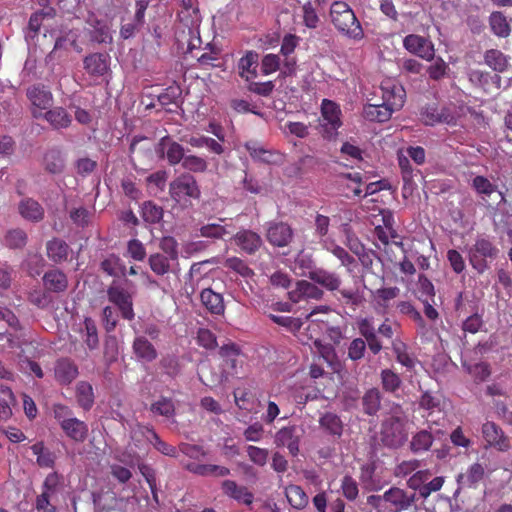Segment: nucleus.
<instances>
[{
  "mask_svg": "<svg viewBox=\"0 0 512 512\" xmlns=\"http://www.w3.org/2000/svg\"><path fill=\"white\" fill-rule=\"evenodd\" d=\"M370 293L375 311L385 314L390 306V301L399 295L400 289L398 287L379 288L370 290Z\"/></svg>",
  "mask_w": 512,
  "mask_h": 512,
  "instance_id": "aec40b11",
  "label": "nucleus"
},
{
  "mask_svg": "<svg viewBox=\"0 0 512 512\" xmlns=\"http://www.w3.org/2000/svg\"><path fill=\"white\" fill-rule=\"evenodd\" d=\"M141 213L143 219L151 224L158 223L163 218L162 207L152 201H146L142 204Z\"/></svg>",
  "mask_w": 512,
  "mask_h": 512,
  "instance_id": "09e8293b",
  "label": "nucleus"
},
{
  "mask_svg": "<svg viewBox=\"0 0 512 512\" xmlns=\"http://www.w3.org/2000/svg\"><path fill=\"white\" fill-rule=\"evenodd\" d=\"M84 69L95 78L106 77L110 71V56L104 53H94L85 57Z\"/></svg>",
  "mask_w": 512,
  "mask_h": 512,
  "instance_id": "ddd939ff",
  "label": "nucleus"
},
{
  "mask_svg": "<svg viewBox=\"0 0 512 512\" xmlns=\"http://www.w3.org/2000/svg\"><path fill=\"white\" fill-rule=\"evenodd\" d=\"M319 426L329 435L340 438L343 434L344 424L341 418L332 412H326L319 418Z\"/></svg>",
  "mask_w": 512,
  "mask_h": 512,
  "instance_id": "c85d7f7f",
  "label": "nucleus"
},
{
  "mask_svg": "<svg viewBox=\"0 0 512 512\" xmlns=\"http://www.w3.org/2000/svg\"><path fill=\"white\" fill-rule=\"evenodd\" d=\"M484 63L497 73H504L510 67V57L498 49H488L483 55Z\"/></svg>",
  "mask_w": 512,
  "mask_h": 512,
  "instance_id": "b1692460",
  "label": "nucleus"
},
{
  "mask_svg": "<svg viewBox=\"0 0 512 512\" xmlns=\"http://www.w3.org/2000/svg\"><path fill=\"white\" fill-rule=\"evenodd\" d=\"M169 194L177 204L186 208L191 205L192 200L200 197V189L191 174L183 173L170 183Z\"/></svg>",
  "mask_w": 512,
  "mask_h": 512,
  "instance_id": "7ed1b4c3",
  "label": "nucleus"
},
{
  "mask_svg": "<svg viewBox=\"0 0 512 512\" xmlns=\"http://www.w3.org/2000/svg\"><path fill=\"white\" fill-rule=\"evenodd\" d=\"M61 429L67 437L76 442H84L88 435L87 424L76 417L63 424Z\"/></svg>",
  "mask_w": 512,
  "mask_h": 512,
  "instance_id": "2f4dec72",
  "label": "nucleus"
},
{
  "mask_svg": "<svg viewBox=\"0 0 512 512\" xmlns=\"http://www.w3.org/2000/svg\"><path fill=\"white\" fill-rule=\"evenodd\" d=\"M481 434L486 443V448H493L499 452H507L511 449L510 438L495 422H484L481 427Z\"/></svg>",
  "mask_w": 512,
  "mask_h": 512,
  "instance_id": "0eeeda50",
  "label": "nucleus"
},
{
  "mask_svg": "<svg viewBox=\"0 0 512 512\" xmlns=\"http://www.w3.org/2000/svg\"><path fill=\"white\" fill-rule=\"evenodd\" d=\"M171 258L160 254L155 253L150 255L148 262L150 265L151 270L157 274V275H164L166 274L170 269V260Z\"/></svg>",
  "mask_w": 512,
  "mask_h": 512,
  "instance_id": "3c124183",
  "label": "nucleus"
},
{
  "mask_svg": "<svg viewBox=\"0 0 512 512\" xmlns=\"http://www.w3.org/2000/svg\"><path fill=\"white\" fill-rule=\"evenodd\" d=\"M148 442L154 446L156 450L166 456L176 457L177 450L174 446L162 441L155 431H148Z\"/></svg>",
  "mask_w": 512,
  "mask_h": 512,
  "instance_id": "4d7b16f0",
  "label": "nucleus"
},
{
  "mask_svg": "<svg viewBox=\"0 0 512 512\" xmlns=\"http://www.w3.org/2000/svg\"><path fill=\"white\" fill-rule=\"evenodd\" d=\"M433 435L428 430H421L416 433L410 442V448L414 453L429 450L433 443Z\"/></svg>",
  "mask_w": 512,
  "mask_h": 512,
  "instance_id": "a18cd8bd",
  "label": "nucleus"
},
{
  "mask_svg": "<svg viewBox=\"0 0 512 512\" xmlns=\"http://www.w3.org/2000/svg\"><path fill=\"white\" fill-rule=\"evenodd\" d=\"M310 279L330 291L337 290L341 284V280L336 273L322 268L311 271Z\"/></svg>",
  "mask_w": 512,
  "mask_h": 512,
  "instance_id": "cd10ccee",
  "label": "nucleus"
},
{
  "mask_svg": "<svg viewBox=\"0 0 512 512\" xmlns=\"http://www.w3.org/2000/svg\"><path fill=\"white\" fill-rule=\"evenodd\" d=\"M107 294L109 300L119 308L123 318L128 320L133 319L134 311L132 307V299L124 289L117 286H111L108 289Z\"/></svg>",
  "mask_w": 512,
  "mask_h": 512,
  "instance_id": "a211bd4d",
  "label": "nucleus"
},
{
  "mask_svg": "<svg viewBox=\"0 0 512 512\" xmlns=\"http://www.w3.org/2000/svg\"><path fill=\"white\" fill-rule=\"evenodd\" d=\"M497 254L498 249L485 237H478L468 252L470 264L479 273L488 269V259H494Z\"/></svg>",
  "mask_w": 512,
  "mask_h": 512,
  "instance_id": "20e7f679",
  "label": "nucleus"
},
{
  "mask_svg": "<svg viewBox=\"0 0 512 512\" xmlns=\"http://www.w3.org/2000/svg\"><path fill=\"white\" fill-rule=\"evenodd\" d=\"M235 244L247 254L255 253L262 245L261 237L254 231L241 230L233 237Z\"/></svg>",
  "mask_w": 512,
  "mask_h": 512,
  "instance_id": "5701e85b",
  "label": "nucleus"
},
{
  "mask_svg": "<svg viewBox=\"0 0 512 512\" xmlns=\"http://www.w3.org/2000/svg\"><path fill=\"white\" fill-rule=\"evenodd\" d=\"M224 495L245 505H251L254 500L253 494L247 487L237 484L234 480H224L221 483Z\"/></svg>",
  "mask_w": 512,
  "mask_h": 512,
  "instance_id": "412c9836",
  "label": "nucleus"
},
{
  "mask_svg": "<svg viewBox=\"0 0 512 512\" xmlns=\"http://www.w3.org/2000/svg\"><path fill=\"white\" fill-rule=\"evenodd\" d=\"M280 57L276 54H266L261 60V73L268 76L280 68Z\"/></svg>",
  "mask_w": 512,
  "mask_h": 512,
  "instance_id": "680f3d73",
  "label": "nucleus"
},
{
  "mask_svg": "<svg viewBox=\"0 0 512 512\" xmlns=\"http://www.w3.org/2000/svg\"><path fill=\"white\" fill-rule=\"evenodd\" d=\"M269 317L274 323L286 327L291 332L299 331L302 327V321L299 318L274 314L269 315Z\"/></svg>",
  "mask_w": 512,
  "mask_h": 512,
  "instance_id": "e2e57ef3",
  "label": "nucleus"
},
{
  "mask_svg": "<svg viewBox=\"0 0 512 512\" xmlns=\"http://www.w3.org/2000/svg\"><path fill=\"white\" fill-rule=\"evenodd\" d=\"M76 398L78 404L85 410H89L94 403V393L91 384L81 381L76 386Z\"/></svg>",
  "mask_w": 512,
  "mask_h": 512,
  "instance_id": "37998d69",
  "label": "nucleus"
},
{
  "mask_svg": "<svg viewBox=\"0 0 512 512\" xmlns=\"http://www.w3.org/2000/svg\"><path fill=\"white\" fill-rule=\"evenodd\" d=\"M302 11L303 23L305 24V26L310 29H315L320 22L316 8L312 5L311 2H307L306 4L303 5Z\"/></svg>",
  "mask_w": 512,
  "mask_h": 512,
  "instance_id": "0e129e2a",
  "label": "nucleus"
},
{
  "mask_svg": "<svg viewBox=\"0 0 512 512\" xmlns=\"http://www.w3.org/2000/svg\"><path fill=\"white\" fill-rule=\"evenodd\" d=\"M247 455L251 462L258 466H265L268 461L269 452L265 448L249 445L246 448Z\"/></svg>",
  "mask_w": 512,
  "mask_h": 512,
  "instance_id": "bf43d9fd",
  "label": "nucleus"
},
{
  "mask_svg": "<svg viewBox=\"0 0 512 512\" xmlns=\"http://www.w3.org/2000/svg\"><path fill=\"white\" fill-rule=\"evenodd\" d=\"M381 383L382 387L387 392H395L401 386V379L397 373L390 369H384L381 371Z\"/></svg>",
  "mask_w": 512,
  "mask_h": 512,
  "instance_id": "864d4df0",
  "label": "nucleus"
},
{
  "mask_svg": "<svg viewBox=\"0 0 512 512\" xmlns=\"http://www.w3.org/2000/svg\"><path fill=\"white\" fill-rule=\"evenodd\" d=\"M472 187L478 194L486 196H490L496 190V186L484 176H476L472 181Z\"/></svg>",
  "mask_w": 512,
  "mask_h": 512,
  "instance_id": "774afa93",
  "label": "nucleus"
},
{
  "mask_svg": "<svg viewBox=\"0 0 512 512\" xmlns=\"http://www.w3.org/2000/svg\"><path fill=\"white\" fill-rule=\"evenodd\" d=\"M259 54L249 50L237 63L238 75L246 82H251L258 77Z\"/></svg>",
  "mask_w": 512,
  "mask_h": 512,
  "instance_id": "dca6fc26",
  "label": "nucleus"
},
{
  "mask_svg": "<svg viewBox=\"0 0 512 512\" xmlns=\"http://www.w3.org/2000/svg\"><path fill=\"white\" fill-rule=\"evenodd\" d=\"M27 235L21 229L7 231L4 237V245L11 249H20L26 245Z\"/></svg>",
  "mask_w": 512,
  "mask_h": 512,
  "instance_id": "8fccbe9b",
  "label": "nucleus"
},
{
  "mask_svg": "<svg viewBox=\"0 0 512 512\" xmlns=\"http://www.w3.org/2000/svg\"><path fill=\"white\" fill-rule=\"evenodd\" d=\"M47 255L54 262H59L67 257L68 245L59 239L51 240L47 243Z\"/></svg>",
  "mask_w": 512,
  "mask_h": 512,
  "instance_id": "49530a36",
  "label": "nucleus"
},
{
  "mask_svg": "<svg viewBox=\"0 0 512 512\" xmlns=\"http://www.w3.org/2000/svg\"><path fill=\"white\" fill-rule=\"evenodd\" d=\"M156 152L160 158H166L172 166L179 164L185 157L182 145L174 141L169 136L162 137L157 146Z\"/></svg>",
  "mask_w": 512,
  "mask_h": 512,
  "instance_id": "9b49d317",
  "label": "nucleus"
},
{
  "mask_svg": "<svg viewBox=\"0 0 512 512\" xmlns=\"http://www.w3.org/2000/svg\"><path fill=\"white\" fill-rule=\"evenodd\" d=\"M330 311L328 306H318L307 314L306 319L310 320V324L307 327L309 333L308 339L314 341L318 338L322 330V326L325 324V320L321 318H314L317 314H327Z\"/></svg>",
  "mask_w": 512,
  "mask_h": 512,
  "instance_id": "4c0bfd02",
  "label": "nucleus"
},
{
  "mask_svg": "<svg viewBox=\"0 0 512 512\" xmlns=\"http://www.w3.org/2000/svg\"><path fill=\"white\" fill-rule=\"evenodd\" d=\"M485 467L476 462L471 464L465 473H460L456 480L457 483L462 487L474 488L480 481L484 479Z\"/></svg>",
  "mask_w": 512,
  "mask_h": 512,
  "instance_id": "393cba45",
  "label": "nucleus"
},
{
  "mask_svg": "<svg viewBox=\"0 0 512 512\" xmlns=\"http://www.w3.org/2000/svg\"><path fill=\"white\" fill-rule=\"evenodd\" d=\"M133 351L137 358L151 362L157 358V351L144 336H138L133 342Z\"/></svg>",
  "mask_w": 512,
  "mask_h": 512,
  "instance_id": "72a5a7b5",
  "label": "nucleus"
},
{
  "mask_svg": "<svg viewBox=\"0 0 512 512\" xmlns=\"http://www.w3.org/2000/svg\"><path fill=\"white\" fill-rule=\"evenodd\" d=\"M322 246L325 250L333 254L340 260L341 264L347 268L349 272L353 271L356 266L355 259L341 246L337 245L334 241L325 238L322 241Z\"/></svg>",
  "mask_w": 512,
  "mask_h": 512,
  "instance_id": "473e14b6",
  "label": "nucleus"
},
{
  "mask_svg": "<svg viewBox=\"0 0 512 512\" xmlns=\"http://www.w3.org/2000/svg\"><path fill=\"white\" fill-rule=\"evenodd\" d=\"M186 469L190 472L200 476H217L225 477L230 474V469L225 466L213 465V464H196L189 463L186 465Z\"/></svg>",
  "mask_w": 512,
  "mask_h": 512,
  "instance_id": "c9c22d12",
  "label": "nucleus"
},
{
  "mask_svg": "<svg viewBox=\"0 0 512 512\" xmlns=\"http://www.w3.org/2000/svg\"><path fill=\"white\" fill-rule=\"evenodd\" d=\"M59 485L60 476L56 472L49 473L42 484L40 494L53 500L59 490Z\"/></svg>",
  "mask_w": 512,
  "mask_h": 512,
  "instance_id": "603ef678",
  "label": "nucleus"
},
{
  "mask_svg": "<svg viewBox=\"0 0 512 512\" xmlns=\"http://www.w3.org/2000/svg\"><path fill=\"white\" fill-rule=\"evenodd\" d=\"M320 125L326 138H333L342 125L340 107L333 101L324 99L321 104Z\"/></svg>",
  "mask_w": 512,
  "mask_h": 512,
  "instance_id": "423d86ee",
  "label": "nucleus"
},
{
  "mask_svg": "<svg viewBox=\"0 0 512 512\" xmlns=\"http://www.w3.org/2000/svg\"><path fill=\"white\" fill-rule=\"evenodd\" d=\"M303 432V429L296 425L283 427L275 433L274 443L277 447H286L292 456H296L299 453Z\"/></svg>",
  "mask_w": 512,
  "mask_h": 512,
  "instance_id": "9d476101",
  "label": "nucleus"
},
{
  "mask_svg": "<svg viewBox=\"0 0 512 512\" xmlns=\"http://www.w3.org/2000/svg\"><path fill=\"white\" fill-rule=\"evenodd\" d=\"M81 337L90 350H95L99 346L98 332L95 322L91 318H85L83 326L80 328Z\"/></svg>",
  "mask_w": 512,
  "mask_h": 512,
  "instance_id": "ea45409f",
  "label": "nucleus"
},
{
  "mask_svg": "<svg viewBox=\"0 0 512 512\" xmlns=\"http://www.w3.org/2000/svg\"><path fill=\"white\" fill-rule=\"evenodd\" d=\"M19 212L25 219L30 221H39L44 215L41 205L33 199L22 200L19 204Z\"/></svg>",
  "mask_w": 512,
  "mask_h": 512,
  "instance_id": "a19ab883",
  "label": "nucleus"
},
{
  "mask_svg": "<svg viewBox=\"0 0 512 512\" xmlns=\"http://www.w3.org/2000/svg\"><path fill=\"white\" fill-rule=\"evenodd\" d=\"M266 238L273 246L285 247L293 239V230L284 222H269L267 224Z\"/></svg>",
  "mask_w": 512,
  "mask_h": 512,
  "instance_id": "f8f14e48",
  "label": "nucleus"
},
{
  "mask_svg": "<svg viewBox=\"0 0 512 512\" xmlns=\"http://www.w3.org/2000/svg\"><path fill=\"white\" fill-rule=\"evenodd\" d=\"M383 499L385 502L389 503L395 511H402L412 505L414 494H408L400 488L393 487L383 494Z\"/></svg>",
  "mask_w": 512,
  "mask_h": 512,
  "instance_id": "4be33fe9",
  "label": "nucleus"
},
{
  "mask_svg": "<svg viewBox=\"0 0 512 512\" xmlns=\"http://www.w3.org/2000/svg\"><path fill=\"white\" fill-rule=\"evenodd\" d=\"M381 396L380 391L376 388L368 390L363 396V408L365 413L374 415L380 408Z\"/></svg>",
  "mask_w": 512,
  "mask_h": 512,
  "instance_id": "de8ad7c7",
  "label": "nucleus"
},
{
  "mask_svg": "<svg viewBox=\"0 0 512 512\" xmlns=\"http://www.w3.org/2000/svg\"><path fill=\"white\" fill-rule=\"evenodd\" d=\"M151 410L159 415L171 417L174 415L175 407L171 399L161 398L152 404Z\"/></svg>",
  "mask_w": 512,
  "mask_h": 512,
  "instance_id": "338daca9",
  "label": "nucleus"
},
{
  "mask_svg": "<svg viewBox=\"0 0 512 512\" xmlns=\"http://www.w3.org/2000/svg\"><path fill=\"white\" fill-rule=\"evenodd\" d=\"M330 16L332 23L340 33L354 40L363 38L362 27L347 3L335 1L330 8Z\"/></svg>",
  "mask_w": 512,
  "mask_h": 512,
  "instance_id": "f03ea898",
  "label": "nucleus"
},
{
  "mask_svg": "<svg viewBox=\"0 0 512 512\" xmlns=\"http://www.w3.org/2000/svg\"><path fill=\"white\" fill-rule=\"evenodd\" d=\"M44 287L52 292H62L68 286L66 275L60 270H51L43 276Z\"/></svg>",
  "mask_w": 512,
  "mask_h": 512,
  "instance_id": "f704fd0d",
  "label": "nucleus"
},
{
  "mask_svg": "<svg viewBox=\"0 0 512 512\" xmlns=\"http://www.w3.org/2000/svg\"><path fill=\"white\" fill-rule=\"evenodd\" d=\"M422 121L425 125L433 126L437 123L453 124L455 123V116L447 109L438 112L436 108H427L422 114Z\"/></svg>",
  "mask_w": 512,
  "mask_h": 512,
  "instance_id": "e433bc0d",
  "label": "nucleus"
},
{
  "mask_svg": "<svg viewBox=\"0 0 512 512\" xmlns=\"http://www.w3.org/2000/svg\"><path fill=\"white\" fill-rule=\"evenodd\" d=\"M182 167L192 172H204L208 164L204 158L196 155H185L182 161Z\"/></svg>",
  "mask_w": 512,
  "mask_h": 512,
  "instance_id": "13d9d810",
  "label": "nucleus"
},
{
  "mask_svg": "<svg viewBox=\"0 0 512 512\" xmlns=\"http://www.w3.org/2000/svg\"><path fill=\"white\" fill-rule=\"evenodd\" d=\"M366 350V342L362 338H355L348 346V358L357 361L363 358Z\"/></svg>",
  "mask_w": 512,
  "mask_h": 512,
  "instance_id": "69168bd1",
  "label": "nucleus"
},
{
  "mask_svg": "<svg viewBox=\"0 0 512 512\" xmlns=\"http://www.w3.org/2000/svg\"><path fill=\"white\" fill-rule=\"evenodd\" d=\"M26 95L32 104V115L36 119L42 118L43 113L52 106V93L44 86H31L27 89Z\"/></svg>",
  "mask_w": 512,
  "mask_h": 512,
  "instance_id": "6e6552de",
  "label": "nucleus"
},
{
  "mask_svg": "<svg viewBox=\"0 0 512 512\" xmlns=\"http://www.w3.org/2000/svg\"><path fill=\"white\" fill-rule=\"evenodd\" d=\"M224 266L243 277H250L253 274V271L247 266V264L238 257L227 258L224 262Z\"/></svg>",
  "mask_w": 512,
  "mask_h": 512,
  "instance_id": "052dcab7",
  "label": "nucleus"
},
{
  "mask_svg": "<svg viewBox=\"0 0 512 512\" xmlns=\"http://www.w3.org/2000/svg\"><path fill=\"white\" fill-rule=\"evenodd\" d=\"M42 118H44L54 129H65L72 122L71 116L62 107L49 108L43 113Z\"/></svg>",
  "mask_w": 512,
  "mask_h": 512,
  "instance_id": "7c9ffc66",
  "label": "nucleus"
},
{
  "mask_svg": "<svg viewBox=\"0 0 512 512\" xmlns=\"http://www.w3.org/2000/svg\"><path fill=\"white\" fill-rule=\"evenodd\" d=\"M188 143L197 148L207 147L210 151L216 154H222L224 151L223 146L220 143L215 139L206 136L191 137L188 140Z\"/></svg>",
  "mask_w": 512,
  "mask_h": 512,
  "instance_id": "6e6d98bb",
  "label": "nucleus"
},
{
  "mask_svg": "<svg viewBox=\"0 0 512 512\" xmlns=\"http://www.w3.org/2000/svg\"><path fill=\"white\" fill-rule=\"evenodd\" d=\"M293 271L300 276H308L310 278V272L316 268L313 266V259L311 255L301 251L297 254L293 266Z\"/></svg>",
  "mask_w": 512,
  "mask_h": 512,
  "instance_id": "c03bdc74",
  "label": "nucleus"
},
{
  "mask_svg": "<svg viewBox=\"0 0 512 512\" xmlns=\"http://www.w3.org/2000/svg\"><path fill=\"white\" fill-rule=\"evenodd\" d=\"M65 155L56 148L48 150L43 158V165L47 172L51 174H59L65 168Z\"/></svg>",
  "mask_w": 512,
  "mask_h": 512,
  "instance_id": "c756f323",
  "label": "nucleus"
},
{
  "mask_svg": "<svg viewBox=\"0 0 512 512\" xmlns=\"http://www.w3.org/2000/svg\"><path fill=\"white\" fill-rule=\"evenodd\" d=\"M489 26L493 34L501 38H506L511 33V27L507 17L499 11L490 14Z\"/></svg>",
  "mask_w": 512,
  "mask_h": 512,
  "instance_id": "58836bf2",
  "label": "nucleus"
},
{
  "mask_svg": "<svg viewBox=\"0 0 512 512\" xmlns=\"http://www.w3.org/2000/svg\"><path fill=\"white\" fill-rule=\"evenodd\" d=\"M20 329L19 320L14 313L0 308V349L18 346Z\"/></svg>",
  "mask_w": 512,
  "mask_h": 512,
  "instance_id": "39448f33",
  "label": "nucleus"
},
{
  "mask_svg": "<svg viewBox=\"0 0 512 512\" xmlns=\"http://www.w3.org/2000/svg\"><path fill=\"white\" fill-rule=\"evenodd\" d=\"M311 352L315 356L323 359V361L327 363L328 367L333 372H338L340 370V360L337 356L335 348L331 344L324 343L319 338H316L311 345Z\"/></svg>",
  "mask_w": 512,
  "mask_h": 512,
  "instance_id": "4468645a",
  "label": "nucleus"
},
{
  "mask_svg": "<svg viewBox=\"0 0 512 512\" xmlns=\"http://www.w3.org/2000/svg\"><path fill=\"white\" fill-rule=\"evenodd\" d=\"M229 227V225H222L220 223L207 224L200 228V236L219 239L231 233V230L228 229Z\"/></svg>",
  "mask_w": 512,
  "mask_h": 512,
  "instance_id": "5fc2aeb1",
  "label": "nucleus"
},
{
  "mask_svg": "<svg viewBox=\"0 0 512 512\" xmlns=\"http://www.w3.org/2000/svg\"><path fill=\"white\" fill-rule=\"evenodd\" d=\"M382 91L381 104H367L363 109V116L369 121H388L392 113L401 109L405 102V90L394 80H384L380 87Z\"/></svg>",
  "mask_w": 512,
  "mask_h": 512,
  "instance_id": "f257e3e1",
  "label": "nucleus"
},
{
  "mask_svg": "<svg viewBox=\"0 0 512 512\" xmlns=\"http://www.w3.org/2000/svg\"><path fill=\"white\" fill-rule=\"evenodd\" d=\"M288 502L293 508L303 509L309 502L305 491L298 485H289L285 489Z\"/></svg>",
  "mask_w": 512,
  "mask_h": 512,
  "instance_id": "79ce46f5",
  "label": "nucleus"
},
{
  "mask_svg": "<svg viewBox=\"0 0 512 512\" xmlns=\"http://www.w3.org/2000/svg\"><path fill=\"white\" fill-rule=\"evenodd\" d=\"M54 378L60 385L72 383L78 376L77 365L70 358H60L54 364Z\"/></svg>",
  "mask_w": 512,
  "mask_h": 512,
  "instance_id": "2eb2a0df",
  "label": "nucleus"
},
{
  "mask_svg": "<svg viewBox=\"0 0 512 512\" xmlns=\"http://www.w3.org/2000/svg\"><path fill=\"white\" fill-rule=\"evenodd\" d=\"M323 294L320 288L306 280L298 281L296 287L288 292L289 299L294 303L310 299L319 300Z\"/></svg>",
  "mask_w": 512,
  "mask_h": 512,
  "instance_id": "f3484780",
  "label": "nucleus"
},
{
  "mask_svg": "<svg viewBox=\"0 0 512 512\" xmlns=\"http://www.w3.org/2000/svg\"><path fill=\"white\" fill-rule=\"evenodd\" d=\"M203 306L214 315H222L225 310L223 297L212 289H204L200 294Z\"/></svg>",
  "mask_w": 512,
  "mask_h": 512,
  "instance_id": "bb28decb",
  "label": "nucleus"
},
{
  "mask_svg": "<svg viewBox=\"0 0 512 512\" xmlns=\"http://www.w3.org/2000/svg\"><path fill=\"white\" fill-rule=\"evenodd\" d=\"M384 441L391 446L397 445L404 439L403 421L399 417H390L382 425Z\"/></svg>",
  "mask_w": 512,
  "mask_h": 512,
  "instance_id": "6ab92c4d",
  "label": "nucleus"
},
{
  "mask_svg": "<svg viewBox=\"0 0 512 512\" xmlns=\"http://www.w3.org/2000/svg\"><path fill=\"white\" fill-rule=\"evenodd\" d=\"M403 46L409 53L426 61H432L435 58L434 44L423 36L409 34L404 37Z\"/></svg>",
  "mask_w": 512,
  "mask_h": 512,
  "instance_id": "1a4fd4ad",
  "label": "nucleus"
},
{
  "mask_svg": "<svg viewBox=\"0 0 512 512\" xmlns=\"http://www.w3.org/2000/svg\"><path fill=\"white\" fill-rule=\"evenodd\" d=\"M245 148L249 152L252 159L258 162L273 164L276 163L279 159V155L276 152L266 149L263 145L256 141L246 142Z\"/></svg>",
  "mask_w": 512,
  "mask_h": 512,
  "instance_id": "a878e982",
  "label": "nucleus"
}]
</instances>
